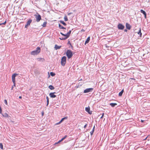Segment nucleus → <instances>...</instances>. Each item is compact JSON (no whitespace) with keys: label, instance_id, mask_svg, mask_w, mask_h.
I'll return each instance as SVG.
<instances>
[{"label":"nucleus","instance_id":"obj_4","mask_svg":"<svg viewBox=\"0 0 150 150\" xmlns=\"http://www.w3.org/2000/svg\"><path fill=\"white\" fill-rule=\"evenodd\" d=\"M66 57L64 56L62 57L61 59V63L62 66H64L66 63Z\"/></svg>","mask_w":150,"mask_h":150},{"label":"nucleus","instance_id":"obj_41","mask_svg":"<svg viewBox=\"0 0 150 150\" xmlns=\"http://www.w3.org/2000/svg\"><path fill=\"white\" fill-rule=\"evenodd\" d=\"M85 30H83V29H82L81 30V32L82 33V32H84Z\"/></svg>","mask_w":150,"mask_h":150},{"label":"nucleus","instance_id":"obj_22","mask_svg":"<svg viewBox=\"0 0 150 150\" xmlns=\"http://www.w3.org/2000/svg\"><path fill=\"white\" fill-rule=\"evenodd\" d=\"M47 99V106H48L49 103V98L48 96H47L46 97Z\"/></svg>","mask_w":150,"mask_h":150},{"label":"nucleus","instance_id":"obj_11","mask_svg":"<svg viewBox=\"0 0 150 150\" xmlns=\"http://www.w3.org/2000/svg\"><path fill=\"white\" fill-rule=\"evenodd\" d=\"M71 30H70L67 34H66V37H67V38H69L71 33Z\"/></svg>","mask_w":150,"mask_h":150},{"label":"nucleus","instance_id":"obj_24","mask_svg":"<svg viewBox=\"0 0 150 150\" xmlns=\"http://www.w3.org/2000/svg\"><path fill=\"white\" fill-rule=\"evenodd\" d=\"M47 23L46 22H44L43 23V24L42 25L43 27H45L46 26Z\"/></svg>","mask_w":150,"mask_h":150},{"label":"nucleus","instance_id":"obj_31","mask_svg":"<svg viewBox=\"0 0 150 150\" xmlns=\"http://www.w3.org/2000/svg\"><path fill=\"white\" fill-rule=\"evenodd\" d=\"M67 137V135L65 136L64 137H63L61 139L63 141V140L64 139Z\"/></svg>","mask_w":150,"mask_h":150},{"label":"nucleus","instance_id":"obj_20","mask_svg":"<svg viewBox=\"0 0 150 150\" xmlns=\"http://www.w3.org/2000/svg\"><path fill=\"white\" fill-rule=\"evenodd\" d=\"M49 88L51 90H53L54 89V88L53 86L52 85H50L49 86Z\"/></svg>","mask_w":150,"mask_h":150},{"label":"nucleus","instance_id":"obj_33","mask_svg":"<svg viewBox=\"0 0 150 150\" xmlns=\"http://www.w3.org/2000/svg\"><path fill=\"white\" fill-rule=\"evenodd\" d=\"M60 34H61L63 36H65V37H66V34H64L63 33H62V32H61L60 33Z\"/></svg>","mask_w":150,"mask_h":150},{"label":"nucleus","instance_id":"obj_9","mask_svg":"<svg viewBox=\"0 0 150 150\" xmlns=\"http://www.w3.org/2000/svg\"><path fill=\"white\" fill-rule=\"evenodd\" d=\"M85 110L89 114H91L92 113L91 111H90V108L89 107L86 108Z\"/></svg>","mask_w":150,"mask_h":150},{"label":"nucleus","instance_id":"obj_39","mask_svg":"<svg viewBox=\"0 0 150 150\" xmlns=\"http://www.w3.org/2000/svg\"><path fill=\"white\" fill-rule=\"evenodd\" d=\"M28 26L29 25H27V24H26L25 25V28H27Z\"/></svg>","mask_w":150,"mask_h":150},{"label":"nucleus","instance_id":"obj_48","mask_svg":"<svg viewBox=\"0 0 150 150\" xmlns=\"http://www.w3.org/2000/svg\"><path fill=\"white\" fill-rule=\"evenodd\" d=\"M94 129H95V126H94L93 128L92 129H94Z\"/></svg>","mask_w":150,"mask_h":150},{"label":"nucleus","instance_id":"obj_5","mask_svg":"<svg viewBox=\"0 0 150 150\" xmlns=\"http://www.w3.org/2000/svg\"><path fill=\"white\" fill-rule=\"evenodd\" d=\"M35 18H36V21L37 22L40 21L41 19V16L40 14L35 15Z\"/></svg>","mask_w":150,"mask_h":150},{"label":"nucleus","instance_id":"obj_32","mask_svg":"<svg viewBox=\"0 0 150 150\" xmlns=\"http://www.w3.org/2000/svg\"><path fill=\"white\" fill-rule=\"evenodd\" d=\"M62 141V139H61L60 140H59L58 142H57V143H55L54 144H57L60 142H61Z\"/></svg>","mask_w":150,"mask_h":150},{"label":"nucleus","instance_id":"obj_45","mask_svg":"<svg viewBox=\"0 0 150 150\" xmlns=\"http://www.w3.org/2000/svg\"><path fill=\"white\" fill-rule=\"evenodd\" d=\"M22 98V97H21V96H19V98H20V99H21V98Z\"/></svg>","mask_w":150,"mask_h":150},{"label":"nucleus","instance_id":"obj_52","mask_svg":"<svg viewBox=\"0 0 150 150\" xmlns=\"http://www.w3.org/2000/svg\"><path fill=\"white\" fill-rule=\"evenodd\" d=\"M1 25V23H0V25Z\"/></svg>","mask_w":150,"mask_h":150},{"label":"nucleus","instance_id":"obj_51","mask_svg":"<svg viewBox=\"0 0 150 150\" xmlns=\"http://www.w3.org/2000/svg\"><path fill=\"white\" fill-rule=\"evenodd\" d=\"M106 47H108L107 46V45H106Z\"/></svg>","mask_w":150,"mask_h":150},{"label":"nucleus","instance_id":"obj_53","mask_svg":"<svg viewBox=\"0 0 150 150\" xmlns=\"http://www.w3.org/2000/svg\"><path fill=\"white\" fill-rule=\"evenodd\" d=\"M147 138V137H146V139H146Z\"/></svg>","mask_w":150,"mask_h":150},{"label":"nucleus","instance_id":"obj_16","mask_svg":"<svg viewBox=\"0 0 150 150\" xmlns=\"http://www.w3.org/2000/svg\"><path fill=\"white\" fill-rule=\"evenodd\" d=\"M59 27L60 29H66V28H65L63 27L62 25H61V24H59Z\"/></svg>","mask_w":150,"mask_h":150},{"label":"nucleus","instance_id":"obj_50","mask_svg":"<svg viewBox=\"0 0 150 150\" xmlns=\"http://www.w3.org/2000/svg\"><path fill=\"white\" fill-rule=\"evenodd\" d=\"M131 79H133V80H134V79L133 78H131Z\"/></svg>","mask_w":150,"mask_h":150},{"label":"nucleus","instance_id":"obj_14","mask_svg":"<svg viewBox=\"0 0 150 150\" xmlns=\"http://www.w3.org/2000/svg\"><path fill=\"white\" fill-rule=\"evenodd\" d=\"M32 21V20L31 19H29L28 20V21L27 22L26 24L27 25H30V23H31Z\"/></svg>","mask_w":150,"mask_h":150},{"label":"nucleus","instance_id":"obj_26","mask_svg":"<svg viewBox=\"0 0 150 150\" xmlns=\"http://www.w3.org/2000/svg\"><path fill=\"white\" fill-rule=\"evenodd\" d=\"M64 21H67L68 20L67 17V16H65L64 17Z\"/></svg>","mask_w":150,"mask_h":150},{"label":"nucleus","instance_id":"obj_23","mask_svg":"<svg viewBox=\"0 0 150 150\" xmlns=\"http://www.w3.org/2000/svg\"><path fill=\"white\" fill-rule=\"evenodd\" d=\"M67 117L63 118L60 121V122H62L64 119H67Z\"/></svg>","mask_w":150,"mask_h":150},{"label":"nucleus","instance_id":"obj_30","mask_svg":"<svg viewBox=\"0 0 150 150\" xmlns=\"http://www.w3.org/2000/svg\"><path fill=\"white\" fill-rule=\"evenodd\" d=\"M0 148L1 149H3V145L1 143H0Z\"/></svg>","mask_w":150,"mask_h":150},{"label":"nucleus","instance_id":"obj_10","mask_svg":"<svg viewBox=\"0 0 150 150\" xmlns=\"http://www.w3.org/2000/svg\"><path fill=\"white\" fill-rule=\"evenodd\" d=\"M126 27L127 29H128V30H129L131 29V25H130L129 24L127 23H126Z\"/></svg>","mask_w":150,"mask_h":150},{"label":"nucleus","instance_id":"obj_40","mask_svg":"<svg viewBox=\"0 0 150 150\" xmlns=\"http://www.w3.org/2000/svg\"><path fill=\"white\" fill-rule=\"evenodd\" d=\"M104 115V113H103L102 114V116L100 117V118H102L103 117Z\"/></svg>","mask_w":150,"mask_h":150},{"label":"nucleus","instance_id":"obj_21","mask_svg":"<svg viewBox=\"0 0 150 150\" xmlns=\"http://www.w3.org/2000/svg\"><path fill=\"white\" fill-rule=\"evenodd\" d=\"M59 22L64 26L67 25V24L65 22H64L63 21H59Z\"/></svg>","mask_w":150,"mask_h":150},{"label":"nucleus","instance_id":"obj_38","mask_svg":"<svg viewBox=\"0 0 150 150\" xmlns=\"http://www.w3.org/2000/svg\"><path fill=\"white\" fill-rule=\"evenodd\" d=\"M87 124H86L84 126V128H86V127H87Z\"/></svg>","mask_w":150,"mask_h":150},{"label":"nucleus","instance_id":"obj_42","mask_svg":"<svg viewBox=\"0 0 150 150\" xmlns=\"http://www.w3.org/2000/svg\"><path fill=\"white\" fill-rule=\"evenodd\" d=\"M44 114V113L43 112H42V116Z\"/></svg>","mask_w":150,"mask_h":150},{"label":"nucleus","instance_id":"obj_43","mask_svg":"<svg viewBox=\"0 0 150 150\" xmlns=\"http://www.w3.org/2000/svg\"><path fill=\"white\" fill-rule=\"evenodd\" d=\"M125 32H127V30L126 29H125L124 30Z\"/></svg>","mask_w":150,"mask_h":150},{"label":"nucleus","instance_id":"obj_8","mask_svg":"<svg viewBox=\"0 0 150 150\" xmlns=\"http://www.w3.org/2000/svg\"><path fill=\"white\" fill-rule=\"evenodd\" d=\"M55 92L54 93H50L49 94V96H50L51 98H54L56 97V96L54 94V93H56Z\"/></svg>","mask_w":150,"mask_h":150},{"label":"nucleus","instance_id":"obj_37","mask_svg":"<svg viewBox=\"0 0 150 150\" xmlns=\"http://www.w3.org/2000/svg\"><path fill=\"white\" fill-rule=\"evenodd\" d=\"M6 21H5L3 23H1V25H5L6 24Z\"/></svg>","mask_w":150,"mask_h":150},{"label":"nucleus","instance_id":"obj_6","mask_svg":"<svg viewBox=\"0 0 150 150\" xmlns=\"http://www.w3.org/2000/svg\"><path fill=\"white\" fill-rule=\"evenodd\" d=\"M93 90V88H86L84 90V93H87L90 92H92Z\"/></svg>","mask_w":150,"mask_h":150},{"label":"nucleus","instance_id":"obj_27","mask_svg":"<svg viewBox=\"0 0 150 150\" xmlns=\"http://www.w3.org/2000/svg\"><path fill=\"white\" fill-rule=\"evenodd\" d=\"M50 75L52 76H54L55 75V74L53 72H51L50 73Z\"/></svg>","mask_w":150,"mask_h":150},{"label":"nucleus","instance_id":"obj_28","mask_svg":"<svg viewBox=\"0 0 150 150\" xmlns=\"http://www.w3.org/2000/svg\"><path fill=\"white\" fill-rule=\"evenodd\" d=\"M59 39L60 40H65L66 39H67V37H65V38H59Z\"/></svg>","mask_w":150,"mask_h":150},{"label":"nucleus","instance_id":"obj_12","mask_svg":"<svg viewBox=\"0 0 150 150\" xmlns=\"http://www.w3.org/2000/svg\"><path fill=\"white\" fill-rule=\"evenodd\" d=\"M140 12L141 13H142L144 15V17L145 18H146V12L142 9L141 10Z\"/></svg>","mask_w":150,"mask_h":150},{"label":"nucleus","instance_id":"obj_35","mask_svg":"<svg viewBox=\"0 0 150 150\" xmlns=\"http://www.w3.org/2000/svg\"><path fill=\"white\" fill-rule=\"evenodd\" d=\"M4 103H5V104H6V105L7 104V101L6 99L4 100Z\"/></svg>","mask_w":150,"mask_h":150},{"label":"nucleus","instance_id":"obj_47","mask_svg":"<svg viewBox=\"0 0 150 150\" xmlns=\"http://www.w3.org/2000/svg\"><path fill=\"white\" fill-rule=\"evenodd\" d=\"M71 13H68V15H70V14H71Z\"/></svg>","mask_w":150,"mask_h":150},{"label":"nucleus","instance_id":"obj_46","mask_svg":"<svg viewBox=\"0 0 150 150\" xmlns=\"http://www.w3.org/2000/svg\"><path fill=\"white\" fill-rule=\"evenodd\" d=\"M144 120H141V122H144Z\"/></svg>","mask_w":150,"mask_h":150},{"label":"nucleus","instance_id":"obj_18","mask_svg":"<svg viewBox=\"0 0 150 150\" xmlns=\"http://www.w3.org/2000/svg\"><path fill=\"white\" fill-rule=\"evenodd\" d=\"M124 92L123 89H122L119 93V96H121L122 95Z\"/></svg>","mask_w":150,"mask_h":150},{"label":"nucleus","instance_id":"obj_44","mask_svg":"<svg viewBox=\"0 0 150 150\" xmlns=\"http://www.w3.org/2000/svg\"><path fill=\"white\" fill-rule=\"evenodd\" d=\"M61 123V122H60V121H59V122L57 123V125L59 124H60Z\"/></svg>","mask_w":150,"mask_h":150},{"label":"nucleus","instance_id":"obj_7","mask_svg":"<svg viewBox=\"0 0 150 150\" xmlns=\"http://www.w3.org/2000/svg\"><path fill=\"white\" fill-rule=\"evenodd\" d=\"M117 27L119 29L122 30L124 29L125 26L122 25V24L121 23H119Z\"/></svg>","mask_w":150,"mask_h":150},{"label":"nucleus","instance_id":"obj_15","mask_svg":"<svg viewBox=\"0 0 150 150\" xmlns=\"http://www.w3.org/2000/svg\"><path fill=\"white\" fill-rule=\"evenodd\" d=\"M90 40V37H89L86 39V40L85 42V44L88 43L89 42Z\"/></svg>","mask_w":150,"mask_h":150},{"label":"nucleus","instance_id":"obj_29","mask_svg":"<svg viewBox=\"0 0 150 150\" xmlns=\"http://www.w3.org/2000/svg\"><path fill=\"white\" fill-rule=\"evenodd\" d=\"M94 129H92V130L90 132V134L91 136H92L93 135V133L94 132Z\"/></svg>","mask_w":150,"mask_h":150},{"label":"nucleus","instance_id":"obj_19","mask_svg":"<svg viewBox=\"0 0 150 150\" xmlns=\"http://www.w3.org/2000/svg\"><path fill=\"white\" fill-rule=\"evenodd\" d=\"M110 105L112 107H114L115 105H117V104L116 103H110Z\"/></svg>","mask_w":150,"mask_h":150},{"label":"nucleus","instance_id":"obj_3","mask_svg":"<svg viewBox=\"0 0 150 150\" xmlns=\"http://www.w3.org/2000/svg\"><path fill=\"white\" fill-rule=\"evenodd\" d=\"M18 75V74L15 73L13 74L12 76V81L13 83V86H16L15 77Z\"/></svg>","mask_w":150,"mask_h":150},{"label":"nucleus","instance_id":"obj_49","mask_svg":"<svg viewBox=\"0 0 150 150\" xmlns=\"http://www.w3.org/2000/svg\"><path fill=\"white\" fill-rule=\"evenodd\" d=\"M13 88V86H12V88H11V89H12Z\"/></svg>","mask_w":150,"mask_h":150},{"label":"nucleus","instance_id":"obj_1","mask_svg":"<svg viewBox=\"0 0 150 150\" xmlns=\"http://www.w3.org/2000/svg\"><path fill=\"white\" fill-rule=\"evenodd\" d=\"M40 51V48L38 47L36 50L31 52V54L32 55H35L38 54Z\"/></svg>","mask_w":150,"mask_h":150},{"label":"nucleus","instance_id":"obj_36","mask_svg":"<svg viewBox=\"0 0 150 150\" xmlns=\"http://www.w3.org/2000/svg\"><path fill=\"white\" fill-rule=\"evenodd\" d=\"M6 21H5L3 23H1V25H5L6 24Z\"/></svg>","mask_w":150,"mask_h":150},{"label":"nucleus","instance_id":"obj_17","mask_svg":"<svg viewBox=\"0 0 150 150\" xmlns=\"http://www.w3.org/2000/svg\"><path fill=\"white\" fill-rule=\"evenodd\" d=\"M3 116L5 117H8V114L6 113H5L4 114H1Z\"/></svg>","mask_w":150,"mask_h":150},{"label":"nucleus","instance_id":"obj_2","mask_svg":"<svg viewBox=\"0 0 150 150\" xmlns=\"http://www.w3.org/2000/svg\"><path fill=\"white\" fill-rule=\"evenodd\" d=\"M66 54L68 59H70L73 56V54L72 51L69 50H67Z\"/></svg>","mask_w":150,"mask_h":150},{"label":"nucleus","instance_id":"obj_34","mask_svg":"<svg viewBox=\"0 0 150 150\" xmlns=\"http://www.w3.org/2000/svg\"><path fill=\"white\" fill-rule=\"evenodd\" d=\"M68 44H69L70 45L71 47H72V45H71V44L70 42V41H68Z\"/></svg>","mask_w":150,"mask_h":150},{"label":"nucleus","instance_id":"obj_25","mask_svg":"<svg viewBox=\"0 0 150 150\" xmlns=\"http://www.w3.org/2000/svg\"><path fill=\"white\" fill-rule=\"evenodd\" d=\"M138 35H140L141 36L142 33H141V29L140 28L139 30V32L138 33Z\"/></svg>","mask_w":150,"mask_h":150},{"label":"nucleus","instance_id":"obj_13","mask_svg":"<svg viewBox=\"0 0 150 150\" xmlns=\"http://www.w3.org/2000/svg\"><path fill=\"white\" fill-rule=\"evenodd\" d=\"M61 47V46H59L57 45H55L54 46V48L56 50H57L60 49Z\"/></svg>","mask_w":150,"mask_h":150}]
</instances>
